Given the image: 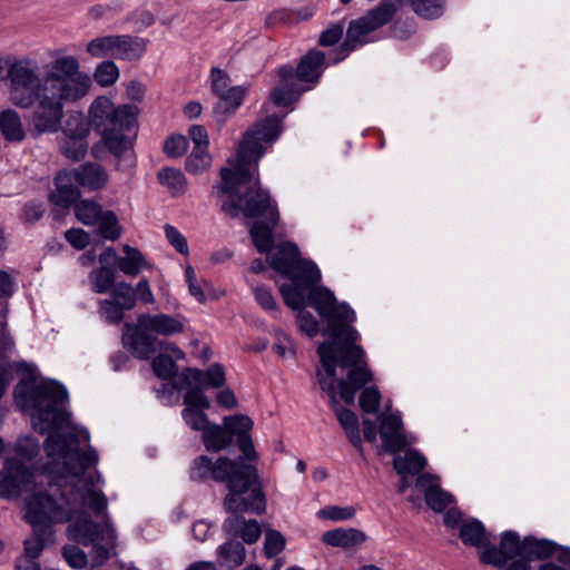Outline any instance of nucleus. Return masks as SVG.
Returning a JSON list of instances; mask_svg holds the SVG:
<instances>
[{
	"label": "nucleus",
	"instance_id": "obj_1",
	"mask_svg": "<svg viewBox=\"0 0 570 570\" xmlns=\"http://www.w3.org/2000/svg\"><path fill=\"white\" fill-rule=\"evenodd\" d=\"M308 304L327 324L326 333L331 341L317 347L321 367L316 371L317 383L331 401L336 417L352 445L363 452L357 415L337 401V392L342 401L352 404L355 394L372 381V373L364 362V350L356 345L358 332L352 326L355 312L346 304L338 303L334 293L325 286L311 288Z\"/></svg>",
	"mask_w": 570,
	"mask_h": 570
},
{
	"label": "nucleus",
	"instance_id": "obj_2",
	"mask_svg": "<svg viewBox=\"0 0 570 570\" xmlns=\"http://www.w3.org/2000/svg\"><path fill=\"white\" fill-rule=\"evenodd\" d=\"M282 131L281 119L266 117L244 134L236 156L228 159V167L220 169V183L214 187L213 196L220 198V208L230 217L240 213L248 218L265 217L267 222H255L249 234L256 249L264 254L273 246V228L279 220V213L269 193L261 187L257 176L259 159L267 147L273 145Z\"/></svg>",
	"mask_w": 570,
	"mask_h": 570
},
{
	"label": "nucleus",
	"instance_id": "obj_3",
	"mask_svg": "<svg viewBox=\"0 0 570 570\" xmlns=\"http://www.w3.org/2000/svg\"><path fill=\"white\" fill-rule=\"evenodd\" d=\"M51 58L42 76L30 57L7 56L0 61L7 69L10 101L22 109L36 106L32 124L38 134L58 131L65 105L82 99L91 88L90 76L80 70L75 56L57 50Z\"/></svg>",
	"mask_w": 570,
	"mask_h": 570
},
{
	"label": "nucleus",
	"instance_id": "obj_4",
	"mask_svg": "<svg viewBox=\"0 0 570 570\" xmlns=\"http://www.w3.org/2000/svg\"><path fill=\"white\" fill-rule=\"evenodd\" d=\"M90 434L86 429L75 428L71 433H51L45 443V451L50 459L43 466V473L36 474L22 460L31 461L40 452L39 442L32 436L17 441L16 452L21 459H7L0 471V498L16 499L22 493L35 490L46 491L49 483H57L72 494L81 489L91 473L87 470L98 463V453L91 446L80 451L81 442L88 443Z\"/></svg>",
	"mask_w": 570,
	"mask_h": 570
},
{
	"label": "nucleus",
	"instance_id": "obj_5",
	"mask_svg": "<svg viewBox=\"0 0 570 570\" xmlns=\"http://www.w3.org/2000/svg\"><path fill=\"white\" fill-rule=\"evenodd\" d=\"M190 479L202 481L212 479L226 482L228 494L224 500L228 512L265 511V495L257 484V473L252 464L242 460L219 458L213 462L208 456L202 455L194 460L190 468Z\"/></svg>",
	"mask_w": 570,
	"mask_h": 570
},
{
	"label": "nucleus",
	"instance_id": "obj_6",
	"mask_svg": "<svg viewBox=\"0 0 570 570\" xmlns=\"http://www.w3.org/2000/svg\"><path fill=\"white\" fill-rule=\"evenodd\" d=\"M67 488L49 483L46 491L35 490L24 500V519L32 527V535L23 542L24 556L38 559L47 544L53 542L52 525L71 523L77 497L67 494Z\"/></svg>",
	"mask_w": 570,
	"mask_h": 570
},
{
	"label": "nucleus",
	"instance_id": "obj_7",
	"mask_svg": "<svg viewBox=\"0 0 570 570\" xmlns=\"http://www.w3.org/2000/svg\"><path fill=\"white\" fill-rule=\"evenodd\" d=\"M100 475L90 476L81 489H77L71 497H77L76 512L72 514L71 523L68 527V537L86 547L92 546L91 557L96 566L102 564L110 556V550L116 544V531L112 524L105 520L101 524L95 523L90 517L82 511L90 509L96 517L105 515L108 508L106 495L100 490H95L96 482Z\"/></svg>",
	"mask_w": 570,
	"mask_h": 570
},
{
	"label": "nucleus",
	"instance_id": "obj_8",
	"mask_svg": "<svg viewBox=\"0 0 570 570\" xmlns=\"http://www.w3.org/2000/svg\"><path fill=\"white\" fill-rule=\"evenodd\" d=\"M90 124L101 136L102 145L117 159L118 169L132 168L136 165L134 139L136 107L121 105L116 107L107 97L96 98L89 107Z\"/></svg>",
	"mask_w": 570,
	"mask_h": 570
},
{
	"label": "nucleus",
	"instance_id": "obj_9",
	"mask_svg": "<svg viewBox=\"0 0 570 570\" xmlns=\"http://www.w3.org/2000/svg\"><path fill=\"white\" fill-rule=\"evenodd\" d=\"M184 331L180 318L167 314L138 315L136 324L125 323L122 344L138 358L148 360L156 351L170 352L176 358H184V352L174 343L159 340L155 335L170 336Z\"/></svg>",
	"mask_w": 570,
	"mask_h": 570
},
{
	"label": "nucleus",
	"instance_id": "obj_10",
	"mask_svg": "<svg viewBox=\"0 0 570 570\" xmlns=\"http://www.w3.org/2000/svg\"><path fill=\"white\" fill-rule=\"evenodd\" d=\"M68 400L65 386L56 381L43 380L30 389L18 384L14 401L22 410L33 409V429L40 433L69 426V413L60 406Z\"/></svg>",
	"mask_w": 570,
	"mask_h": 570
},
{
	"label": "nucleus",
	"instance_id": "obj_11",
	"mask_svg": "<svg viewBox=\"0 0 570 570\" xmlns=\"http://www.w3.org/2000/svg\"><path fill=\"white\" fill-rule=\"evenodd\" d=\"M403 7V0H381L366 13L350 22L346 38L334 62L345 59L348 53L370 42L368 36L375 30L386 26Z\"/></svg>",
	"mask_w": 570,
	"mask_h": 570
},
{
	"label": "nucleus",
	"instance_id": "obj_12",
	"mask_svg": "<svg viewBox=\"0 0 570 570\" xmlns=\"http://www.w3.org/2000/svg\"><path fill=\"white\" fill-rule=\"evenodd\" d=\"M268 262L273 269L294 282L316 285L321 281L318 267L312 261L302 259L298 247L293 243L286 242L277 246L268 256Z\"/></svg>",
	"mask_w": 570,
	"mask_h": 570
},
{
	"label": "nucleus",
	"instance_id": "obj_13",
	"mask_svg": "<svg viewBox=\"0 0 570 570\" xmlns=\"http://www.w3.org/2000/svg\"><path fill=\"white\" fill-rule=\"evenodd\" d=\"M146 51V41L130 35H107L96 37L86 46V52L94 58H109L132 61Z\"/></svg>",
	"mask_w": 570,
	"mask_h": 570
},
{
	"label": "nucleus",
	"instance_id": "obj_14",
	"mask_svg": "<svg viewBox=\"0 0 570 570\" xmlns=\"http://www.w3.org/2000/svg\"><path fill=\"white\" fill-rule=\"evenodd\" d=\"M523 540L514 531H504L501 534L499 547H488L481 553V561L497 568H504L509 561L522 557Z\"/></svg>",
	"mask_w": 570,
	"mask_h": 570
},
{
	"label": "nucleus",
	"instance_id": "obj_15",
	"mask_svg": "<svg viewBox=\"0 0 570 570\" xmlns=\"http://www.w3.org/2000/svg\"><path fill=\"white\" fill-rule=\"evenodd\" d=\"M380 435L385 450L396 453L406 445V438L403 433V422L399 414L392 413L381 420Z\"/></svg>",
	"mask_w": 570,
	"mask_h": 570
},
{
	"label": "nucleus",
	"instance_id": "obj_16",
	"mask_svg": "<svg viewBox=\"0 0 570 570\" xmlns=\"http://www.w3.org/2000/svg\"><path fill=\"white\" fill-rule=\"evenodd\" d=\"M56 189L50 194V200L53 205L67 208L78 197L80 186L73 169L62 170L55 178Z\"/></svg>",
	"mask_w": 570,
	"mask_h": 570
},
{
	"label": "nucleus",
	"instance_id": "obj_17",
	"mask_svg": "<svg viewBox=\"0 0 570 570\" xmlns=\"http://www.w3.org/2000/svg\"><path fill=\"white\" fill-rule=\"evenodd\" d=\"M278 76L281 83L272 91V100L276 106L287 107L298 99L302 90L296 85V75L293 67H281Z\"/></svg>",
	"mask_w": 570,
	"mask_h": 570
},
{
	"label": "nucleus",
	"instance_id": "obj_18",
	"mask_svg": "<svg viewBox=\"0 0 570 570\" xmlns=\"http://www.w3.org/2000/svg\"><path fill=\"white\" fill-rule=\"evenodd\" d=\"M416 487L424 490L426 504L434 511L441 512L453 503V495L440 488L439 479L431 474H421Z\"/></svg>",
	"mask_w": 570,
	"mask_h": 570
},
{
	"label": "nucleus",
	"instance_id": "obj_19",
	"mask_svg": "<svg viewBox=\"0 0 570 570\" xmlns=\"http://www.w3.org/2000/svg\"><path fill=\"white\" fill-rule=\"evenodd\" d=\"M232 515L228 517L224 522V530L232 535H239L244 542L252 544L255 543L261 534L262 530L256 520H245L239 512H229Z\"/></svg>",
	"mask_w": 570,
	"mask_h": 570
},
{
	"label": "nucleus",
	"instance_id": "obj_20",
	"mask_svg": "<svg viewBox=\"0 0 570 570\" xmlns=\"http://www.w3.org/2000/svg\"><path fill=\"white\" fill-rule=\"evenodd\" d=\"M73 171L78 184L89 190L102 189L109 179L106 169L97 163H86Z\"/></svg>",
	"mask_w": 570,
	"mask_h": 570
},
{
	"label": "nucleus",
	"instance_id": "obj_21",
	"mask_svg": "<svg viewBox=\"0 0 570 570\" xmlns=\"http://www.w3.org/2000/svg\"><path fill=\"white\" fill-rule=\"evenodd\" d=\"M322 540L331 547L348 549L366 541V534L357 529H335L323 533Z\"/></svg>",
	"mask_w": 570,
	"mask_h": 570
},
{
	"label": "nucleus",
	"instance_id": "obj_22",
	"mask_svg": "<svg viewBox=\"0 0 570 570\" xmlns=\"http://www.w3.org/2000/svg\"><path fill=\"white\" fill-rule=\"evenodd\" d=\"M122 253L124 256L117 259V266L119 271L125 275L135 277L142 269H149L151 267L149 262L138 248L124 245Z\"/></svg>",
	"mask_w": 570,
	"mask_h": 570
},
{
	"label": "nucleus",
	"instance_id": "obj_23",
	"mask_svg": "<svg viewBox=\"0 0 570 570\" xmlns=\"http://www.w3.org/2000/svg\"><path fill=\"white\" fill-rule=\"evenodd\" d=\"M325 63V55L320 50H311L304 56L295 71L296 79L301 81H316L321 73L322 67Z\"/></svg>",
	"mask_w": 570,
	"mask_h": 570
},
{
	"label": "nucleus",
	"instance_id": "obj_24",
	"mask_svg": "<svg viewBox=\"0 0 570 570\" xmlns=\"http://www.w3.org/2000/svg\"><path fill=\"white\" fill-rule=\"evenodd\" d=\"M0 132L9 142H21L26 137L19 114L13 109L0 111Z\"/></svg>",
	"mask_w": 570,
	"mask_h": 570
},
{
	"label": "nucleus",
	"instance_id": "obj_25",
	"mask_svg": "<svg viewBox=\"0 0 570 570\" xmlns=\"http://www.w3.org/2000/svg\"><path fill=\"white\" fill-rule=\"evenodd\" d=\"M459 537L466 546H472L478 549L490 546V533L484 529V525L479 520H471L463 522L460 527Z\"/></svg>",
	"mask_w": 570,
	"mask_h": 570
},
{
	"label": "nucleus",
	"instance_id": "obj_26",
	"mask_svg": "<svg viewBox=\"0 0 570 570\" xmlns=\"http://www.w3.org/2000/svg\"><path fill=\"white\" fill-rule=\"evenodd\" d=\"M556 551L557 544L553 541L535 539L533 537H527L523 539L522 557L528 558L530 561L550 558L556 553Z\"/></svg>",
	"mask_w": 570,
	"mask_h": 570
},
{
	"label": "nucleus",
	"instance_id": "obj_27",
	"mask_svg": "<svg viewBox=\"0 0 570 570\" xmlns=\"http://www.w3.org/2000/svg\"><path fill=\"white\" fill-rule=\"evenodd\" d=\"M393 465L400 475H416L426 465V459L417 451L409 450L404 455H396Z\"/></svg>",
	"mask_w": 570,
	"mask_h": 570
},
{
	"label": "nucleus",
	"instance_id": "obj_28",
	"mask_svg": "<svg viewBox=\"0 0 570 570\" xmlns=\"http://www.w3.org/2000/svg\"><path fill=\"white\" fill-rule=\"evenodd\" d=\"M186 379L204 387H220L225 383V373L220 365L214 364L206 372L187 370Z\"/></svg>",
	"mask_w": 570,
	"mask_h": 570
},
{
	"label": "nucleus",
	"instance_id": "obj_29",
	"mask_svg": "<svg viewBox=\"0 0 570 570\" xmlns=\"http://www.w3.org/2000/svg\"><path fill=\"white\" fill-rule=\"evenodd\" d=\"M203 441L207 450L219 451L232 443V435L226 428L209 423L203 432Z\"/></svg>",
	"mask_w": 570,
	"mask_h": 570
},
{
	"label": "nucleus",
	"instance_id": "obj_30",
	"mask_svg": "<svg viewBox=\"0 0 570 570\" xmlns=\"http://www.w3.org/2000/svg\"><path fill=\"white\" fill-rule=\"evenodd\" d=\"M222 564L228 568H237L243 564L246 557V550L243 543L237 541H227L218 548Z\"/></svg>",
	"mask_w": 570,
	"mask_h": 570
},
{
	"label": "nucleus",
	"instance_id": "obj_31",
	"mask_svg": "<svg viewBox=\"0 0 570 570\" xmlns=\"http://www.w3.org/2000/svg\"><path fill=\"white\" fill-rule=\"evenodd\" d=\"M90 119L88 120L82 114H70L63 127V136L72 139L86 140L90 131Z\"/></svg>",
	"mask_w": 570,
	"mask_h": 570
},
{
	"label": "nucleus",
	"instance_id": "obj_32",
	"mask_svg": "<svg viewBox=\"0 0 570 570\" xmlns=\"http://www.w3.org/2000/svg\"><path fill=\"white\" fill-rule=\"evenodd\" d=\"M159 183L166 186L173 194H183L187 181L181 170L176 168H163L158 173Z\"/></svg>",
	"mask_w": 570,
	"mask_h": 570
},
{
	"label": "nucleus",
	"instance_id": "obj_33",
	"mask_svg": "<svg viewBox=\"0 0 570 570\" xmlns=\"http://www.w3.org/2000/svg\"><path fill=\"white\" fill-rule=\"evenodd\" d=\"M109 293L110 298L114 299L122 309L131 311L135 308L137 298L135 289L130 284L124 281L116 283Z\"/></svg>",
	"mask_w": 570,
	"mask_h": 570
},
{
	"label": "nucleus",
	"instance_id": "obj_34",
	"mask_svg": "<svg viewBox=\"0 0 570 570\" xmlns=\"http://www.w3.org/2000/svg\"><path fill=\"white\" fill-rule=\"evenodd\" d=\"M94 292L98 294L110 292L115 285V269L112 266H101L90 273Z\"/></svg>",
	"mask_w": 570,
	"mask_h": 570
},
{
	"label": "nucleus",
	"instance_id": "obj_35",
	"mask_svg": "<svg viewBox=\"0 0 570 570\" xmlns=\"http://www.w3.org/2000/svg\"><path fill=\"white\" fill-rule=\"evenodd\" d=\"M247 92V88L244 86H233L226 90L222 96L218 97L219 102L217 109L223 112H234L242 104Z\"/></svg>",
	"mask_w": 570,
	"mask_h": 570
},
{
	"label": "nucleus",
	"instance_id": "obj_36",
	"mask_svg": "<svg viewBox=\"0 0 570 570\" xmlns=\"http://www.w3.org/2000/svg\"><path fill=\"white\" fill-rule=\"evenodd\" d=\"M298 286L307 288L311 285H304L293 281V283L283 284L279 287V292L284 298L285 304L296 311L304 308L306 305L305 296Z\"/></svg>",
	"mask_w": 570,
	"mask_h": 570
},
{
	"label": "nucleus",
	"instance_id": "obj_37",
	"mask_svg": "<svg viewBox=\"0 0 570 570\" xmlns=\"http://www.w3.org/2000/svg\"><path fill=\"white\" fill-rule=\"evenodd\" d=\"M101 213V206L94 200H80L75 207V214L78 220L88 226L96 225Z\"/></svg>",
	"mask_w": 570,
	"mask_h": 570
},
{
	"label": "nucleus",
	"instance_id": "obj_38",
	"mask_svg": "<svg viewBox=\"0 0 570 570\" xmlns=\"http://www.w3.org/2000/svg\"><path fill=\"white\" fill-rule=\"evenodd\" d=\"M99 234L110 240H115L120 236V226L118 224L117 216L111 210H102L97 220Z\"/></svg>",
	"mask_w": 570,
	"mask_h": 570
},
{
	"label": "nucleus",
	"instance_id": "obj_39",
	"mask_svg": "<svg viewBox=\"0 0 570 570\" xmlns=\"http://www.w3.org/2000/svg\"><path fill=\"white\" fill-rule=\"evenodd\" d=\"M119 68L112 60H104L94 72L96 82L102 87L114 85L119 78Z\"/></svg>",
	"mask_w": 570,
	"mask_h": 570
},
{
	"label": "nucleus",
	"instance_id": "obj_40",
	"mask_svg": "<svg viewBox=\"0 0 570 570\" xmlns=\"http://www.w3.org/2000/svg\"><path fill=\"white\" fill-rule=\"evenodd\" d=\"M212 157L207 148H193L186 160V170L190 174H199L209 168Z\"/></svg>",
	"mask_w": 570,
	"mask_h": 570
},
{
	"label": "nucleus",
	"instance_id": "obj_41",
	"mask_svg": "<svg viewBox=\"0 0 570 570\" xmlns=\"http://www.w3.org/2000/svg\"><path fill=\"white\" fill-rule=\"evenodd\" d=\"M153 371L161 380H169L175 376L177 366L171 356L166 355L164 351L154 358Z\"/></svg>",
	"mask_w": 570,
	"mask_h": 570
},
{
	"label": "nucleus",
	"instance_id": "obj_42",
	"mask_svg": "<svg viewBox=\"0 0 570 570\" xmlns=\"http://www.w3.org/2000/svg\"><path fill=\"white\" fill-rule=\"evenodd\" d=\"M224 424L232 436L237 435L238 438L248 435V432L253 428L252 419L242 414L225 417Z\"/></svg>",
	"mask_w": 570,
	"mask_h": 570
},
{
	"label": "nucleus",
	"instance_id": "obj_43",
	"mask_svg": "<svg viewBox=\"0 0 570 570\" xmlns=\"http://www.w3.org/2000/svg\"><path fill=\"white\" fill-rule=\"evenodd\" d=\"M99 312L107 323L119 324L122 321L126 311L109 297L107 299L99 301Z\"/></svg>",
	"mask_w": 570,
	"mask_h": 570
},
{
	"label": "nucleus",
	"instance_id": "obj_44",
	"mask_svg": "<svg viewBox=\"0 0 570 570\" xmlns=\"http://www.w3.org/2000/svg\"><path fill=\"white\" fill-rule=\"evenodd\" d=\"M88 149V144L83 139L66 138L60 145L61 153L72 160H79L82 158Z\"/></svg>",
	"mask_w": 570,
	"mask_h": 570
},
{
	"label": "nucleus",
	"instance_id": "obj_45",
	"mask_svg": "<svg viewBox=\"0 0 570 570\" xmlns=\"http://www.w3.org/2000/svg\"><path fill=\"white\" fill-rule=\"evenodd\" d=\"M285 538L276 530H267L265 533L264 552L267 558H273L285 548Z\"/></svg>",
	"mask_w": 570,
	"mask_h": 570
},
{
	"label": "nucleus",
	"instance_id": "obj_46",
	"mask_svg": "<svg viewBox=\"0 0 570 570\" xmlns=\"http://www.w3.org/2000/svg\"><path fill=\"white\" fill-rule=\"evenodd\" d=\"M381 402V393L375 386L364 387L360 395V406L366 413H376Z\"/></svg>",
	"mask_w": 570,
	"mask_h": 570
},
{
	"label": "nucleus",
	"instance_id": "obj_47",
	"mask_svg": "<svg viewBox=\"0 0 570 570\" xmlns=\"http://www.w3.org/2000/svg\"><path fill=\"white\" fill-rule=\"evenodd\" d=\"M205 410H198L193 407H185L183 410V417L188 426L195 431H202L208 426L209 422L207 415L204 413Z\"/></svg>",
	"mask_w": 570,
	"mask_h": 570
},
{
	"label": "nucleus",
	"instance_id": "obj_48",
	"mask_svg": "<svg viewBox=\"0 0 570 570\" xmlns=\"http://www.w3.org/2000/svg\"><path fill=\"white\" fill-rule=\"evenodd\" d=\"M188 149V140L183 135H173L164 144V153L170 158L181 157Z\"/></svg>",
	"mask_w": 570,
	"mask_h": 570
},
{
	"label": "nucleus",
	"instance_id": "obj_49",
	"mask_svg": "<svg viewBox=\"0 0 570 570\" xmlns=\"http://www.w3.org/2000/svg\"><path fill=\"white\" fill-rule=\"evenodd\" d=\"M355 509L353 507H336L331 505L322 509L320 515L324 519L333 521L351 520L355 517Z\"/></svg>",
	"mask_w": 570,
	"mask_h": 570
},
{
	"label": "nucleus",
	"instance_id": "obj_50",
	"mask_svg": "<svg viewBox=\"0 0 570 570\" xmlns=\"http://www.w3.org/2000/svg\"><path fill=\"white\" fill-rule=\"evenodd\" d=\"M165 235L169 244L181 255H188L189 248L186 237L174 226L165 225Z\"/></svg>",
	"mask_w": 570,
	"mask_h": 570
},
{
	"label": "nucleus",
	"instance_id": "obj_51",
	"mask_svg": "<svg viewBox=\"0 0 570 570\" xmlns=\"http://www.w3.org/2000/svg\"><path fill=\"white\" fill-rule=\"evenodd\" d=\"M212 91L217 96H222L230 86L228 75L220 68L214 67L210 70Z\"/></svg>",
	"mask_w": 570,
	"mask_h": 570
},
{
	"label": "nucleus",
	"instance_id": "obj_52",
	"mask_svg": "<svg viewBox=\"0 0 570 570\" xmlns=\"http://www.w3.org/2000/svg\"><path fill=\"white\" fill-rule=\"evenodd\" d=\"M185 407H193L198 410H207L210 404L204 392L199 387H194L187 391L184 397Z\"/></svg>",
	"mask_w": 570,
	"mask_h": 570
},
{
	"label": "nucleus",
	"instance_id": "obj_53",
	"mask_svg": "<svg viewBox=\"0 0 570 570\" xmlns=\"http://www.w3.org/2000/svg\"><path fill=\"white\" fill-rule=\"evenodd\" d=\"M62 554L67 563L73 569H83L87 566V554L75 546L65 547Z\"/></svg>",
	"mask_w": 570,
	"mask_h": 570
},
{
	"label": "nucleus",
	"instance_id": "obj_54",
	"mask_svg": "<svg viewBox=\"0 0 570 570\" xmlns=\"http://www.w3.org/2000/svg\"><path fill=\"white\" fill-rule=\"evenodd\" d=\"M274 352L281 357H294L295 345L294 342L284 333L276 334V343L273 345Z\"/></svg>",
	"mask_w": 570,
	"mask_h": 570
},
{
	"label": "nucleus",
	"instance_id": "obj_55",
	"mask_svg": "<svg viewBox=\"0 0 570 570\" xmlns=\"http://www.w3.org/2000/svg\"><path fill=\"white\" fill-rule=\"evenodd\" d=\"M297 321L299 328L308 336L313 337L317 334L318 322L309 312H305L303 308L298 309Z\"/></svg>",
	"mask_w": 570,
	"mask_h": 570
},
{
	"label": "nucleus",
	"instance_id": "obj_56",
	"mask_svg": "<svg viewBox=\"0 0 570 570\" xmlns=\"http://www.w3.org/2000/svg\"><path fill=\"white\" fill-rule=\"evenodd\" d=\"M254 295L257 303L266 311H275L277 304L274 296L267 287L258 286L254 288Z\"/></svg>",
	"mask_w": 570,
	"mask_h": 570
},
{
	"label": "nucleus",
	"instance_id": "obj_57",
	"mask_svg": "<svg viewBox=\"0 0 570 570\" xmlns=\"http://www.w3.org/2000/svg\"><path fill=\"white\" fill-rule=\"evenodd\" d=\"M135 295L136 298L140 301L142 304H154L155 296L150 288L149 282L146 277H142L136 285Z\"/></svg>",
	"mask_w": 570,
	"mask_h": 570
},
{
	"label": "nucleus",
	"instance_id": "obj_58",
	"mask_svg": "<svg viewBox=\"0 0 570 570\" xmlns=\"http://www.w3.org/2000/svg\"><path fill=\"white\" fill-rule=\"evenodd\" d=\"M67 240L77 249H82L89 243V235L82 229L71 228L66 232Z\"/></svg>",
	"mask_w": 570,
	"mask_h": 570
},
{
	"label": "nucleus",
	"instance_id": "obj_59",
	"mask_svg": "<svg viewBox=\"0 0 570 570\" xmlns=\"http://www.w3.org/2000/svg\"><path fill=\"white\" fill-rule=\"evenodd\" d=\"M343 36V27L341 24H334L327 30L323 31L320 37V45L330 47L338 42Z\"/></svg>",
	"mask_w": 570,
	"mask_h": 570
},
{
	"label": "nucleus",
	"instance_id": "obj_60",
	"mask_svg": "<svg viewBox=\"0 0 570 570\" xmlns=\"http://www.w3.org/2000/svg\"><path fill=\"white\" fill-rule=\"evenodd\" d=\"M189 137L194 142V148H207L208 147V135L206 129L199 125H193L189 128Z\"/></svg>",
	"mask_w": 570,
	"mask_h": 570
},
{
	"label": "nucleus",
	"instance_id": "obj_61",
	"mask_svg": "<svg viewBox=\"0 0 570 570\" xmlns=\"http://www.w3.org/2000/svg\"><path fill=\"white\" fill-rule=\"evenodd\" d=\"M238 445L245 459L253 460L256 458V452L254 450V444L249 434L239 436Z\"/></svg>",
	"mask_w": 570,
	"mask_h": 570
},
{
	"label": "nucleus",
	"instance_id": "obj_62",
	"mask_svg": "<svg viewBox=\"0 0 570 570\" xmlns=\"http://www.w3.org/2000/svg\"><path fill=\"white\" fill-rule=\"evenodd\" d=\"M238 445L245 459L253 460L256 458V452L254 450V444L249 434L239 436Z\"/></svg>",
	"mask_w": 570,
	"mask_h": 570
},
{
	"label": "nucleus",
	"instance_id": "obj_63",
	"mask_svg": "<svg viewBox=\"0 0 570 570\" xmlns=\"http://www.w3.org/2000/svg\"><path fill=\"white\" fill-rule=\"evenodd\" d=\"M193 535L198 541H204L210 533V524L204 520L196 521L191 528Z\"/></svg>",
	"mask_w": 570,
	"mask_h": 570
},
{
	"label": "nucleus",
	"instance_id": "obj_64",
	"mask_svg": "<svg viewBox=\"0 0 570 570\" xmlns=\"http://www.w3.org/2000/svg\"><path fill=\"white\" fill-rule=\"evenodd\" d=\"M16 569L17 570H40V566L37 562L36 558H31V557L22 554L20 558L17 559Z\"/></svg>",
	"mask_w": 570,
	"mask_h": 570
}]
</instances>
